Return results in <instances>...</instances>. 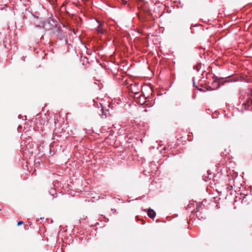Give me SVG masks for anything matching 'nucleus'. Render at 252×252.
<instances>
[{
	"label": "nucleus",
	"mask_w": 252,
	"mask_h": 252,
	"mask_svg": "<svg viewBox=\"0 0 252 252\" xmlns=\"http://www.w3.org/2000/svg\"><path fill=\"white\" fill-rule=\"evenodd\" d=\"M251 96V94H247L244 98V100L243 102H242V105L244 106L246 109H247L248 107L252 103Z\"/></svg>",
	"instance_id": "nucleus-1"
},
{
	"label": "nucleus",
	"mask_w": 252,
	"mask_h": 252,
	"mask_svg": "<svg viewBox=\"0 0 252 252\" xmlns=\"http://www.w3.org/2000/svg\"><path fill=\"white\" fill-rule=\"evenodd\" d=\"M147 213L148 216L151 218H154L156 216V213L153 209H149L148 210Z\"/></svg>",
	"instance_id": "nucleus-2"
},
{
	"label": "nucleus",
	"mask_w": 252,
	"mask_h": 252,
	"mask_svg": "<svg viewBox=\"0 0 252 252\" xmlns=\"http://www.w3.org/2000/svg\"><path fill=\"white\" fill-rule=\"evenodd\" d=\"M99 23V26L97 28L96 31L98 33L102 34L103 33V29L102 28V25L100 23L99 21H97Z\"/></svg>",
	"instance_id": "nucleus-3"
},
{
	"label": "nucleus",
	"mask_w": 252,
	"mask_h": 252,
	"mask_svg": "<svg viewBox=\"0 0 252 252\" xmlns=\"http://www.w3.org/2000/svg\"><path fill=\"white\" fill-rule=\"evenodd\" d=\"M102 114L100 115V116L102 118H105L106 117V111H105L103 108L101 109Z\"/></svg>",
	"instance_id": "nucleus-4"
},
{
	"label": "nucleus",
	"mask_w": 252,
	"mask_h": 252,
	"mask_svg": "<svg viewBox=\"0 0 252 252\" xmlns=\"http://www.w3.org/2000/svg\"><path fill=\"white\" fill-rule=\"evenodd\" d=\"M23 223H24L23 221H19L18 222L17 225L19 226V225H21V224H22Z\"/></svg>",
	"instance_id": "nucleus-5"
},
{
	"label": "nucleus",
	"mask_w": 252,
	"mask_h": 252,
	"mask_svg": "<svg viewBox=\"0 0 252 252\" xmlns=\"http://www.w3.org/2000/svg\"><path fill=\"white\" fill-rule=\"evenodd\" d=\"M111 210H112V211H113L114 212H116V210L114 209H112Z\"/></svg>",
	"instance_id": "nucleus-6"
}]
</instances>
